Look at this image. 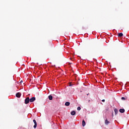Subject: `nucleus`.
I'll return each mask as SVG.
<instances>
[{
    "instance_id": "obj_17",
    "label": "nucleus",
    "mask_w": 129,
    "mask_h": 129,
    "mask_svg": "<svg viewBox=\"0 0 129 129\" xmlns=\"http://www.w3.org/2000/svg\"><path fill=\"white\" fill-rule=\"evenodd\" d=\"M70 86H72V85L70 84Z\"/></svg>"
},
{
    "instance_id": "obj_10",
    "label": "nucleus",
    "mask_w": 129,
    "mask_h": 129,
    "mask_svg": "<svg viewBox=\"0 0 129 129\" xmlns=\"http://www.w3.org/2000/svg\"><path fill=\"white\" fill-rule=\"evenodd\" d=\"M48 99H49V100H52L53 99V96H52V95H49L48 96Z\"/></svg>"
},
{
    "instance_id": "obj_6",
    "label": "nucleus",
    "mask_w": 129,
    "mask_h": 129,
    "mask_svg": "<svg viewBox=\"0 0 129 129\" xmlns=\"http://www.w3.org/2000/svg\"><path fill=\"white\" fill-rule=\"evenodd\" d=\"M119 111L121 113H123V112H124V111H125V110H124V109H120Z\"/></svg>"
},
{
    "instance_id": "obj_8",
    "label": "nucleus",
    "mask_w": 129,
    "mask_h": 129,
    "mask_svg": "<svg viewBox=\"0 0 129 129\" xmlns=\"http://www.w3.org/2000/svg\"><path fill=\"white\" fill-rule=\"evenodd\" d=\"M114 111L115 112V115H116V114H117V113L118 112V110H117V109H115Z\"/></svg>"
},
{
    "instance_id": "obj_15",
    "label": "nucleus",
    "mask_w": 129,
    "mask_h": 129,
    "mask_svg": "<svg viewBox=\"0 0 129 129\" xmlns=\"http://www.w3.org/2000/svg\"><path fill=\"white\" fill-rule=\"evenodd\" d=\"M102 102H104L105 101V100L103 99V100H102Z\"/></svg>"
},
{
    "instance_id": "obj_7",
    "label": "nucleus",
    "mask_w": 129,
    "mask_h": 129,
    "mask_svg": "<svg viewBox=\"0 0 129 129\" xmlns=\"http://www.w3.org/2000/svg\"><path fill=\"white\" fill-rule=\"evenodd\" d=\"M71 114L72 115H75V114H76V112H75V111H73L71 112Z\"/></svg>"
},
{
    "instance_id": "obj_9",
    "label": "nucleus",
    "mask_w": 129,
    "mask_h": 129,
    "mask_svg": "<svg viewBox=\"0 0 129 129\" xmlns=\"http://www.w3.org/2000/svg\"><path fill=\"white\" fill-rule=\"evenodd\" d=\"M65 105H66V106H69V105H70V102H66Z\"/></svg>"
},
{
    "instance_id": "obj_16",
    "label": "nucleus",
    "mask_w": 129,
    "mask_h": 129,
    "mask_svg": "<svg viewBox=\"0 0 129 129\" xmlns=\"http://www.w3.org/2000/svg\"><path fill=\"white\" fill-rule=\"evenodd\" d=\"M23 83V80L20 81V83Z\"/></svg>"
},
{
    "instance_id": "obj_5",
    "label": "nucleus",
    "mask_w": 129,
    "mask_h": 129,
    "mask_svg": "<svg viewBox=\"0 0 129 129\" xmlns=\"http://www.w3.org/2000/svg\"><path fill=\"white\" fill-rule=\"evenodd\" d=\"M110 123V122H109V121H108V120H107V119H106L105 120V124H106V125H108V124H109Z\"/></svg>"
},
{
    "instance_id": "obj_13",
    "label": "nucleus",
    "mask_w": 129,
    "mask_h": 129,
    "mask_svg": "<svg viewBox=\"0 0 129 129\" xmlns=\"http://www.w3.org/2000/svg\"><path fill=\"white\" fill-rule=\"evenodd\" d=\"M126 99H127V98H125V97H121V100H126Z\"/></svg>"
},
{
    "instance_id": "obj_11",
    "label": "nucleus",
    "mask_w": 129,
    "mask_h": 129,
    "mask_svg": "<svg viewBox=\"0 0 129 129\" xmlns=\"http://www.w3.org/2000/svg\"><path fill=\"white\" fill-rule=\"evenodd\" d=\"M85 124H86L85 121L84 120H83V121H82L83 126H85Z\"/></svg>"
},
{
    "instance_id": "obj_3",
    "label": "nucleus",
    "mask_w": 129,
    "mask_h": 129,
    "mask_svg": "<svg viewBox=\"0 0 129 129\" xmlns=\"http://www.w3.org/2000/svg\"><path fill=\"white\" fill-rule=\"evenodd\" d=\"M21 95L22 94H21V93L18 92L16 94V97H18V98H20V97H21Z\"/></svg>"
},
{
    "instance_id": "obj_19",
    "label": "nucleus",
    "mask_w": 129,
    "mask_h": 129,
    "mask_svg": "<svg viewBox=\"0 0 129 129\" xmlns=\"http://www.w3.org/2000/svg\"><path fill=\"white\" fill-rule=\"evenodd\" d=\"M88 101H89V102L90 101V100H89Z\"/></svg>"
},
{
    "instance_id": "obj_1",
    "label": "nucleus",
    "mask_w": 129,
    "mask_h": 129,
    "mask_svg": "<svg viewBox=\"0 0 129 129\" xmlns=\"http://www.w3.org/2000/svg\"><path fill=\"white\" fill-rule=\"evenodd\" d=\"M29 102H30V98L27 97L25 100V104H28V103H29Z\"/></svg>"
},
{
    "instance_id": "obj_2",
    "label": "nucleus",
    "mask_w": 129,
    "mask_h": 129,
    "mask_svg": "<svg viewBox=\"0 0 129 129\" xmlns=\"http://www.w3.org/2000/svg\"><path fill=\"white\" fill-rule=\"evenodd\" d=\"M30 102H34L35 100H36V98L35 97H32L31 98L29 99Z\"/></svg>"
},
{
    "instance_id": "obj_18",
    "label": "nucleus",
    "mask_w": 129,
    "mask_h": 129,
    "mask_svg": "<svg viewBox=\"0 0 129 129\" xmlns=\"http://www.w3.org/2000/svg\"><path fill=\"white\" fill-rule=\"evenodd\" d=\"M87 95H89V94H87Z\"/></svg>"
},
{
    "instance_id": "obj_14",
    "label": "nucleus",
    "mask_w": 129,
    "mask_h": 129,
    "mask_svg": "<svg viewBox=\"0 0 129 129\" xmlns=\"http://www.w3.org/2000/svg\"><path fill=\"white\" fill-rule=\"evenodd\" d=\"M78 110H80L81 109V108L80 107H78L77 108Z\"/></svg>"
},
{
    "instance_id": "obj_12",
    "label": "nucleus",
    "mask_w": 129,
    "mask_h": 129,
    "mask_svg": "<svg viewBox=\"0 0 129 129\" xmlns=\"http://www.w3.org/2000/svg\"><path fill=\"white\" fill-rule=\"evenodd\" d=\"M123 36V34L121 33H118V37H122Z\"/></svg>"
},
{
    "instance_id": "obj_4",
    "label": "nucleus",
    "mask_w": 129,
    "mask_h": 129,
    "mask_svg": "<svg viewBox=\"0 0 129 129\" xmlns=\"http://www.w3.org/2000/svg\"><path fill=\"white\" fill-rule=\"evenodd\" d=\"M33 122L34 123V125L33 126V127L34 128H36V127H37V121H36V120L33 119Z\"/></svg>"
}]
</instances>
